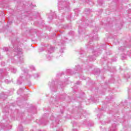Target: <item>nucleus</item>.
<instances>
[{
	"label": "nucleus",
	"instance_id": "nucleus-1",
	"mask_svg": "<svg viewBox=\"0 0 131 131\" xmlns=\"http://www.w3.org/2000/svg\"><path fill=\"white\" fill-rule=\"evenodd\" d=\"M14 51L11 53L12 55H17L18 57H19V61L17 63L18 66H20V68L21 71L23 72V74H21L20 75L19 77L17 79V83L18 84H21L22 83V81L24 80H29L30 78H31L32 76L28 74L27 70L25 68H22V66L24 65V59L23 58V56L22 55V49H21L19 47L16 48L15 45H13Z\"/></svg>",
	"mask_w": 131,
	"mask_h": 131
},
{
	"label": "nucleus",
	"instance_id": "nucleus-2",
	"mask_svg": "<svg viewBox=\"0 0 131 131\" xmlns=\"http://www.w3.org/2000/svg\"><path fill=\"white\" fill-rule=\"evenodd\" d=\"M10 71L12 72V73H16V72H17V69L11 66H10L9 68H7L6 70L3 69H0V81L4 79V81L5 82H6V83H10V82H11L10 81H9V80H8V78H9L8 75H6L5 77L3 76V73H7V71Z\"/></svg>",
	"mask_w": 131,
	"mask_h": 131
},
{
	"label": "nucleus",
	"instance_id": "nucleus-3",
	"mask_svg": "<svg viewBox=\"0 0 131 131\" xmlns=\"http://www.w3.org/2000/svg\"><path fill=\"white\" fill-rule=\"evenodd\" d=\"M68 0H58V7L59 11H68L69 10V2Z\"/></svg>",
	"mask_w": 131,
	"mask_h": 131
},
{
	"label": "nucleus",
	"instance_id": "nucleus-4",
	"mask_svg": "<svg viewBox=\"0 0 131 131\" xmlns=\"http://www.w3.org/2000/svg\"><path fill=\"white\" fill-rule=\"evenodd\" d=\"M55 116L54 117V116H52L50 117V120L52 122V124H51V126L52 127H54L53 126H55V127H56L57 126V123H59V122H60V120L59 119H60V117H57Z\"/></svg>",
	"mask_w": 131,
	"mask_h": 131
},
{
	"label": "nucleus",
	"instance_id": "nucleus-5",
	"mask_svg": "<svg viewBox=\"0 0 131 131\" xmlns=\"http://www.w3.org/2000/svg\"><path fill=\"white\" fill-rule=\"evenodd\" d=\"M49 86H50L51 90L53 92H56V90H57V88H62V86L61 85V84H59L58 85H57L55 84V82L53 81L52 82H49L48 83Z\"/></svg>",
	"mask_w": 131,
	"mask_h": 131
},
{
	"label": "nucleus",
	"instance_id": "nucleus-6",
	"mask_svg": "<svg viewBox=\"0 0 131 131\" xmlns=\"http://www.w3.org/2000/svg\"><path fill=\"white\" fill-rule=\"evenodd\" d=\"M54 52V47L50 46V49L48 51V54L46 55V58L48 61H51L53 59V56H52V53Z\"/></svg>",
	"mask_w": 131,
	"mask_h": 131
},
{
	"label": "nucleus",
	"instance_id": "nucleus-7",
	"mask_svg": "<svg viewBox=\"0 0 131 131\" xmlns=\"http://www.w3.org/2000/svg\"><path fill=\"white\" fill-rule=\"evenodd\" d=\"M4 120L2 121V123L0 122V131H6V127H9V125H7V123L6 122V120H5V117L3 118Z\"/></svg>",
	"mask_w": 131,
	"mask_h": 131
},
{
	"label": "nucleus",
	"instance_id": "nucleus-8",
	"mask_svg": "<svg viewBox=\"0 0 131 131\" xmlns=\"http://www.w3.org/2000/svg\"><path fill=\"white\" fill-rule=\"evenodd\" d=\"M65 39L66 40H67V39H66V37L62 38V39L58 43L59 46H64L65 43H66V41H65Z\"/></svg>",
	"mask_w": 131,
	"mask_h": 131
},
{
	"label": "nucleus",
	"instance_id": "nucleus-9",
	"mask_svg": "<svg viewBox=\"0 0 131 131\" xmlns=\"http://www.w3.org/2000/svg\"><path fill=\"white\" fill-rule=\"evenodd\" d=\"M51 16H49V18L50 20L53 19V18H56V13L55 12H51L50 13Z\"/></svg>",
	"mask_w": 131,
	"mask_h": 131
},
{
	"label": "nucleus",
	"instance_id": "nucleus-10",
	"mask_svg": "<svg viewBox=\"0 0 131 131\" xmlns=\"http://www.w3.org/2000/svg\"><path fill=\"white\" fill-rule=\"evenodd\" d=\"M116 124L114 123L112 126L111 127L110 131H116Z\"/></svg>",
	"mask_w": 131,
	"mask_h": 131
},
{
	"label": "nucleus",
	"instance_id": "nucleus-11",
	"mask_svg": "<svg viewBox=\"0 0 131 131\" xmlns=\"http://www.w3.org/2000/svg\"><path fill=\"white\" fill-rule=\"evenodd\" d=\"M29 68L31 71H33L35 70V68L34 67V66H33L32 65L29 66Z\"/></svg>",
	"mask_w": 131,
	"mask_h": 131
},
{
	"label": "nucleus",
	"instance_id": "nucleus-12",
	"mask_svg": "<svg viewBox=\"0 0 131 131\" xmlns=\"http://www.w3.org/2000/svg\"><path fill=\"white\" fill-rule=\"evenodd\" d=\"M93 39H95L96 40H98L99 38L98 37V35L95 34L92 37Z\"/></svg>",
	"mask_w": 131,
	"mask_h": 131
},
{
	"label": "nucleus",
	"instance_id": "nucleus-13",
	"mask_svg": "<svg viewBox=\"0 0 131 131\" xmlns=\"http://www.w3.org/2000/svg\"><path fill=\"white\" fill-rule=\"evenodd\" d=\"M3 51H5V52H7L8 55H9V53H10V50L8 49L7 47H4L3 48Z\"/></svg>",
	"mask_w": 131,
	"mask_h": 131
},
{
	"label": "nucleus",
	"instance_id": "nucleus-14",
	"mask_svg": "<svg viewBox=\"0 0 131 131\" xmlns=\"http://www.w3.org/2000/svg\"><path fill=\"white\" fill-rule=\"evenodd\" d=\"M0 98H2L3 100H5L4 98H7V95L5 94V93H3L2 95L0 96Z\"/></svg>",
	"mask_w": 131,
	"mask_h": 131
},
{
	"label": "nucleus",
	"instance_id": "nucleus-15",
	"mask_svg": "<svg viewBox=\"0 0 131 131\" xmlns=\"http://www.w3.org/2000/svg\"><path fill=\"white\" fill-rule=\"evenodd\" d=\"M90 61H95L96 60V58L94 56H90L89 57Z\"/></svg>",
	"mask_w": 131,
	"mask_h": 131
},
{
	"label": "nucleus",
	"instance_id": "nucleus-16",
	"mask_svg": "<svg viewBox=\"0 0 131 131\" xmlns=\"http://www.w3.org/2000/svg\"><path fill=\"white\" fill-rule=\"evenodd\" d=\"M22 92H23V89L20 88L19 89V90L17 91V93L18 94V95L21 94V93H22Z\"/></svg>",
	"mask_w": 131,
	"mask_h": 131
},
{
	"label": "nucleus",
	"instance_id": "nucleus-17",
	"mask_svg": "<svg viewBox=\"0 0 131 131\" xmlns=\"http://www.w3.org/2000/svg\"><path fill=\"white\" fill-rule=\"evenodd\" d=\"M34 78H37L39 77V73L34 74Z\"/></svg>",
	"mask_w": 131,
	"mask_h": 131
},
{
	"label": "nucleus",
	"instance_id": "nucleus-18",
	"mask_svg": "<svg viewBox=\"0 0 131 131\" xmlns=\"http://www.w3.org/2000/svg\"><path fill=\"white\" fill-rule=\"evenodd\" d=\"M76 68L77 71L80 70V69H81V68L80 67V66H77L76 67Z\"/></svg>",
	"mask_w": 131,
	"mask_h": 131
},
{
	"label": "nucleus",
	"instance_id": "nucleus-19",
	"mask_svg": "<svg viewBox=\"0 0 131 131\" xmlns=\"http://www.w3.org/2000/svg\"><path fill=\"white\" fill-rule=\"evenodd\" d=\"M54 101H57L59 99V97L58 96H55L53 98Z\"/></svg>",
	"mask_w": 131,
	"mask_h": 131
},
{
	"label": "nucleus",
	"instance_id": "nucleus-20",
	"mask_svg": "<svg viewBox=\"0 0 131 131\" xmlns=\"http://www.w3.org/2000/svg\"><path fill=\"white\" fill-rule=\"evenodd\" d=\"M85 23H86V25L88 26L89 25V24L90 23V20H85Z\"/></svg>",
	"mask_w": 131,
	"mask_h": 131
},
{
	"label": "nucleus",
	"instance_id": "nucleus-21",
	"mask_svg": "<svg viewBox=\"0 0 131 131\" xmlns=\"http://www.w3.org/2000/svg\"><path fill=\"white\" fill-rule=\"evenodd\" d=\"M5 64H6V62H5L4 61H3L1 62L2 66H5Z\"/></svg>",
	"mask_w": 131,
	"mask_h": 131
},
{
	"label": "nucleus",
	"instance_id": "nucleus-22",
	"mask_svg": "<svg viewBox=\"0 0 131 131\" xmlns=\"http://www.w3.org/2000/svg\"><path fill=\"white\" fill-rule=\"evenodd\" d=\"M56 131H63V130L60 128H59L58 129H56Z\"/></svg>",
	"mask_w": 131,
	"mask_h": 131
},
{
	"label": "nucleus",
	"instance_id": "nucleus-23",
	"mask_svg": "<svg viewBox=\"0 0 131 131\" xmlns=\"http://www.w3.org/2000/svg\"><path fill=\"white\" fill-rule=\"evenodd\" d=\"M18 129H20V130H23V127L22 126L19 127Z\"/></svg>",
	"mask_w": 131,
	"mask_h": 131
},
{
	"label": "nucleus",
	"instance_id": "nucleus-24",
	"mask_svg": "<svg viewBox=\"0 0 131 131\" xmlns=\"http://www.w3.org/2000/svg\"><path fill=\"white\" fill-rule=\"evenodd\" d=\"M125 78H129V75H127V76H125Z\"/></svg>",
	"mask_w": 131,
	"mask_h": 131
},
{
	"label": "nucleus",
	"instance_id": "nucleus-25",
	"mask_svg": "<svg viewBox=\"0 0 131 131\" xmlns=\"http://www.w3.org/2000/svg\"><path fill=\"white\" fill-rule=\"evenodd\" d=\"M14 59H15V58H13V59H11V61H12V63H15V61H14Z\"/></svg>",
	"mask_w": 131,
	"mask_h": 131
},
{
	"label": "nucleus",
	"instance_id": "nucleus-26",
	"mask_svg": "<svg viewBox=\"0 0 131 131\" xmlns=\"http://www.w3.org/2000/svg\"><path fill=\"white\" fill-rule=\"evenodd\" d=\"M77 84H80V81H77Z\"/></svg>",
	"mask_w": 131,
	"mask_h": 131
},
{
	"label": "nucleus",
	"instance_id": "nucleus-27",
	"mask_svg": "<svg viewBox=\"0 0 131 131\" xmlns=\"http://www.w3.org/2000/svg\"><path fill=\"white\" fill-rule=\"evenodd\" d=\"M79 33L80 34H81V30H79Z\"/></svg>",
	"mask_w": 131,
	"mask_h": 131
},
{
	"label": "nucleus",
	"instance_id": "nucleus-28",
	"mask_svg": "<svg viewBox=\"0 0 131 131\" xmlns=\"http://www.w3.org/2000/svg\"><path fill=\"white\" fill-rule=\"evenodd\" d=\"M71 18V16H68V19H69V20H70V18Z\"/></svg>",
	"mask_w": 131,
	"mask_h": 131
},
{
	"label": "nucleus",
	"instance_id": "nucleus-29",
	"mask_svg": "<svg viewBox=\"0 0 131 131\" xmlns=\"http://www.w3.org/2000/svg\"><path fill=\"white\" fill-rule=\"evenodd\" d=\"M73 31H71L70 33H69V34H70V33H71L72 34L73 33Z\"/></svg>",
	"mask_w": 131,
	"mask_h": 131
},
{
	"label": "nucleus",
	"instance_id": "nucleus-30",
	"mask_svg": "<svg viewBox=\"0 0 131 131\" xmlns=\"http://www.w3.org/2000/svg\"><path fill=\"white\" fill-rule=\"evenodd\" d=\"M73 131H77V129H73Z\"/></svg>",
	"mask_w": 131,
	"mask_h": 131
},
{
	"label": "nucleus",
	"instance_id": "nucleus-31",
	"mask_svg": "<svg viewBox=\"0 0 131 131\" xmlns=\"http://www.w3.org/2000/svg\"><path fill=\"white\" fill-rule=\"evenodd\" d=\"M43 124H45V125L48 124V123H46V121H44Z\"/></svg>",
	"mask_w": 131,
	"mask_h": 131
},
{
	"label": "nucleus",
	"instance_id": "nucleus-32",
	"mask_svg": "<svg viewBox=\"0 0 131 131\" xmlns=\"http://www.w3.org/2000/svg\"><path fill=\"white\" fill-rule=\"evenodd\" d=\"M71 71V70H68V72H70Z\"/></svg>",
	"mask_w": 131,
	"mask_h": 131
},
{
	"label": "nucleus",
	"instance_id": "nucleus-33",
	"mask_svg": "<svg viewBox=\"0 0 131 131\" xmlns=\"http://www.w3.org/2000/svg\"><path fill=\"white\" fill-rule=\"evenodd\" d=\"M60 52H61V53H63V51L60 50Z\"/></svg>",
	"mask_w": 131,
	"mask_h": 131
},
{
	"label": "nucleus",
	"instance_id": "nucleus-34",
	"mask_svg": "<svg viewBox=\"0 0 131 131\" xmlns=\"http://www.w3.org/2000/svg\"><path fill=\"white\" fill-rule=\"evenodd\" d=\"M83 124H86V123H83Z\"/></svg>",
	"mask_w": 131,
	"mask_h": 131
},
{
	"label": "nucleus",
	"instance_id": "nucleus-35",
	"mask_svg": "<svg viewBox=\"0 0 131 131\" xmlns=\"http://www.w3.org/2000/svg\"><path fill=\"white\" fill-rule=\"evenodd\" d=\"M30 6H31V7H32V4H31V5H30Z\"/></svg>",
	"mask_w": 131,
	"mask_h": 131
},
{
	"label": "nucleus",
	"instance_id": "nucleus-36",
	"mask_svg": "<svg viewBox=\"0 0 131 131\" xmlns=\"http://www.w3.org/2000/svg\"><path fill=\"white\" fill-rule=\"evenodd\" d=\"M70 74H72V73H70Z\"/></svg>",
	"mask_w": 131,
	"mask_h": 131
},
{
	"label": "nucleus",
	"instance_id": "nucleus-37",
	"mask_svg": "<svg viewBox=\"0 0 131 131\" xmlns=\"http://www.w3.org/2000/svg\"><path fill=\"white\" fill-rule=\"evenodd\" d=\"M0 59H2V57H0Z\"/></svg>",
	"mask_w": 131,
	"mask_h": 131
},
{
	"label": "nucleus",
	"instance_id": "nucleus-38",
	"mask_svg": "<svg viewBox=\"0 0 131 131\" xmlns=\"http://www.w3.org/2000/svg\"><path fill=\"white\" fill-rule=\"evenodd\" d=\"M61 113H63V112H61Z\"/></svg>",
	"mask_w": 131,
	"mask_h": 131
}]
</instances>
